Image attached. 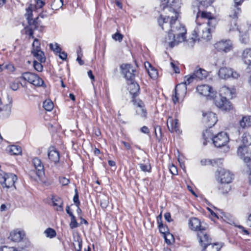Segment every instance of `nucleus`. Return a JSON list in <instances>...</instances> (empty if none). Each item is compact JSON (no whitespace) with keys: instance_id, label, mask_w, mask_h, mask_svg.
<instances>
[{"instance_id":"1","label":"nucleus","mask_w":251,"mask_h":251,"mask_svg":"<svg viewBox=\"0 0 251 251\" xmlns=\"http://www.w3.org/2000/svg\"><path fill=\"white\" fill-rule=\"evenodd\" d=\"M200 5L199 11L197 13L196 22L197 26L195 28L192 39L193 41L199 40L200 38L209 40L211 36V31L217 24L216 18L210 12H201V9L210 6L214 0H197Z\"/></svg>"},{"instance_id":"2","label":"nucleus","mask_w":251,"mask_h":251,"mask_svg":"<svg viewBox=\"0 0 251 251\" xmlns=\"http://www.w3.org/2000/svg\"><path fill=\"white\" fill-rule=\"evenodd\" d=\"M178 16V14L176 13V15L172 16L171 19H170L169 16L163 17L161 15L158 22L163 30L171 28L170 30L176 39V41L177 42L180 43L184 41L185 39L186 29L183 25L177 22Z\"/></svg>"},{"instance_id":"3","label":"nucleus","mask_w":251,"mask_h":251,"mask_svg":"<svg viewBox=\"0 0 251 251\" xmlns=\"http://www.w3.org/2000/svg\"><path fill=\"white\" fill-rule=\"evenodd\" d=\"M234 90H231L226 86L220 89V94L214 98L215 105L224 111H229L232 108L231 102L227 100L226 96L231 97L234 94Z\"/></svg>"},{"instance_id":"4","label":"nucleus","mask_w":251,"mask_h":251,"mask_svg":"<svg viewBox=\"0 0 251 251\" xmlns=\"http://www.w3.org/2000/svg\"><path fill=\"white\" fill-rule=\"evenodd\" d=\"M17 179V176L11 173L0 174V183L3 188H16L15 183Z\"/></svg>"},{"instance_id":"5","label":"nucleus","mask_w":251,"mask_h":251,"mask_svg":"<svg viewBox=\"0 0 251 251\" xmlns=\"http://www.w3.org/2000/svg\"><path fill=\"white\" fill-rule=\"evenodd\" d=\"M241 12V9L238 7L233 6L230 8L228 14L229 20L231 22L229 31H233L237 29V21Z\"/></svg>"},{"instance_id":"6","label":"nucleus","mask_w":251,"mask_h":251,"mask_svg":"<svg viewBox=\"0 0 251 251\" xmlns=\"http://www.w3.org/2000/svg\"><path fill=\"white\" fill-rule=\"evenodd\" d=\"M229 137L227 133L225 132H220L214 136L213 139V144L217 148H221L225 146L229 142Z\"/></svg>"},{"instance_id":"7","label":"nucleus","mask_w":251,"mask_h":251,"mask_svg":"<svg viewBox=\"0 0 251 251\" xmlns=\"http://www.w3.org/2000/svg\"><path fill=\"white\" fill-rule=\"evenodd\" d=\"M187 92V87L185 84L179 83L175 87V95L173 96L172 100L176 103L179 99H183Z\"/></svg>"},{"instance_id":"8","label":"nucleus","mask_w":251,"mask_h":251,"mask_svg":"<svg viewBox=\"0 0 251 251\" xmlns=\"http://www.w3.org/2000/svg\"><path fill=\"white\" fill-rule=\"evenodd\" d=\"M122 69V73L126 79L127 81H132L134 79L135 76V72L136 70L134 69L133 67L129 64H123L121 66Z\"/></svg>"},{"instance_id":"9","label":"nucleus","mask_w":251,"mask_h":251,"mask_svg":"<svg viewBox=\"0 0 251 251\" xmlns=\"http://www.w3.org/2000/svg\"><path fill=\"white\" fill-rule=\"evenodd\" d=\"M218 174V179L221 183L229 184L232 182L233 175L229 171L223 168H220L217 172Z\"/></svg>"},{"instance_id":"10","label":"nucleus","mask_w":251,"mask_h":251,"mask_svg":"<svg viewBox=\"0 0 251 251\" xmlns=\"http://www.w3.org/2000/svg\"><path fill=\"white\" fill-rule=\"evenodd\" d=\"M219 76L222 79H227L230 77L233 78H237L239 75L232 69L227 67H222L218 73Z\"/></svg>"},{"instance_id":"11","label":"nucleus","mask_w":251,"mask_h":251,"mask_svg":"<svg viewBox=\"0 0 251 251\" xmlns=\"http://www.w3.org/2000/svg\"><path fill=\"white\" fill-rule=\"evenodd\" d=\"M203 123L206 126L209 128L212 127L218 121L216 114L212 112L203 113Z\"/></svg>"},{"instance_id":"12","label":"nucleus","mask_w":251,"mask_h":251,"mask_svg":"<svg viewBox=\"0 0 251 251\" xmlns=\"http://www.w3.org/2000/svg\"><path fill=\"white\" fill-rule=\"evenodd\" d=\"M215 48L218 51L225 52L230 51L233 48V45L230 40H221L217 42L214 45Z\"/></svg>"},{"instance_id":"13","label":"nucleus","mask_w":251,"mask_h":251,"mask_svg":"<svg viewBox=\"0 0 251 251\" xmlns=\"http://www.w3.org/2000/svg\"><path fill=\"white\" fill-rule=\"evenodd\" d=\"M198 92L201 95L205 97H213L214 91L213 88L208 85H201L197 87Z\"/></svg>"},{"instance_id":"14","label":"nucleus","mask_w":251,"mask_h":251,"mask_svg":"<svg viewBox=\"0 0 251 251\" xmlns=\"http://www.w3.org/2000/svg\"><path fill=\"white\" fill-rule=\"evenodd\" d=\"M163 42L166 46L171 48H173L179 43L171 30L168 32L167 35L164 38Z\"/></svg>"},{"instance_id":"15","label":"nucleus","mask_w":251,"mask_h":251,"mask_svg":"<svg viewBox=\"0 0 251 251\" xmlns=\"http://www.w3.org/2000/svg\"><path fill=\"white\" fill-rule=\"evenodd\" d=\"M32 163L36 170V175L40 177L44 173V167L40 159L38 157H34L32 159Z\"/></svg>"},{"instance_id":"16","label":"nucleus","mask_w":251,"mask_h":251,"mask_svg":"<svg viewBox=\"0 0 251 251\" xmlns=\"http://www.w3.org/2000/svg\"><path fill=\"white\" fill-rule=\"evenodd\" d=\"M204 231L205 230H202L198 233V237L199 242L203 248L211 243V238H209V235H207Z\"/></svg>"},{"instance_id":"17","label":"nucleus","mask_w":251,"mask_h":251,"mask_svg":"<svg viewBox=\"0 0 251 251\" xmlns=\"http://www.w3.org/2000/svg\"><path fill=\"white\" fill-rule=\"evenodd\" d=\"M167 126L169 131L171 132L179 131V125L178 120L174 119L172 117H169L167 122Z\"/></svg>"},{"instance_id":"18","label":"nucleus","mask_w":251,"mask_h":251,"mask_svg":"<svg viewBox=\"0 0 251 251\" xmlns=\"http://www.w3.org/2000/svg\"><path fill=\"white\" fill-rule=\"evenodd\" d=\"M248 150H244L242 146H240L237 150V154L243 159L245 163L247 164L248 167L250 169H251V158L249 155L245 156V152L248 154Z\"/></svg>"},{"instance_id":"19","label":"nucleus","mask_w":251,"mask_h":251,"mask_svg":"<svg viewBox=\"0 0 251 251\" xmlns=\"http://www.w3.org/2000/svg\"><path fill=\"white\" fill-rule=\"evenodd\" d=\"M48 157L52 162L56 163L59 162L60 155L59 152L54 147H50L48 150Z\"/></svg>"},{"instance_id":"20","label":"nucleus","mask_w":251,"mask_h":251,"mask_svg":"<svg viewBox=\"0 0 251 251\" xmlns=\"http://www.w3.org/2000/svg\"><path fill=\"white\" fill-rule=\"evenodd\" d=\"M191 228L199 232L205 230V227L201 225L200 221L197 218H192L189 221Z\"/></svg>"},{"instance_id":"21","label":"nucleus","mask_w":251,"mask_h":251,"mask_svg":"<svg viewBox=\"0 0 251 251\" xmlns=\"http://www.w3.org/2000/svg\"><path fill=\"white\" fill-rule=\"evenodd\" d=\"M127 83L130 93L133 96V97H136L138 96L140 91L139 84L134 81V79L132 81H129Z\"/></svg>"},{"instance_id":"22","label":"nucleus","mask_w":251,"mask_h":251,"mask_svg":"<svg viewBox=\"0 0 251 251\" xmlns=\"http://www.w3.org/2000/svg\"><path fill=\"white\" fill-rule=\"evenodd\" d=\"M28 27L35 30H42L43 27L41 25V22L39 21V17H37L35 19H31L27 21Z\"/></svg>"},{"instance_id":"23","label":"nucleus","mask_w":251,"mask_h":251,"mask_svg":"<svg viewBox=\"0 0 251 251\" xmlns=\"http://www.w3.org/2000/svg\"><path fill=\"white\" fill-rule=\"evenodd\" d=\"M242 59L248 68L251 70V49H246L243 51Z\"/></svg>"},{"instance_id":"24","label":"nucleus","mask_w":251,"mask_h":251,"mask_svg":"<svg viewBox=\"0 0 251 251\" xmlns=\"http://www.w3.org/2000/svg\"><path fill=\"white\" fill-rule=\"evenodd\" d=\"M176 3V0H166L164 1L161 4L160 6L162 9H167L170 12H173L175 13L178 14L175 9L173 6H175V4Z\"/></svg>"},{"instance_id":"25","label":"nucleus","mask_w":251,"mask_h":251,"mask_svg":"<svg viewBox=\"0 0 251 251\" xmlns=\"http://www.w3.org/2000/svg\"><path fill=\"white\" fill-rule=\"evenodd\" d=\"M145 66L149 76L152 79L157 78L158 75L157 70L152 67L149 62L145 63Z\"/></svg>"},{"instance_id":"26","label":"nucleus","mask_w":251,"mask_h":251,"mask_svg":"<svg viewBox=\"0 0 251 251\" xmlns=\"http://www.w3.org/2000/svg\"><path fill=\"white\" fill-rule=\"evenodd\" d=\"M202 137L204 140L203 144L204 146H205L207 145V142H209L211 141L213 142V139L214 137V136L211 130L209 129H206L203 132Z\"/></svg>"},{"instance_id":"27","label":"nucleus","mask_w":251,"mask_h":251,"mask_svg":"<svg viewBox=\"0 0 251 251\" xmlns=\"http://www.w3.org/2000/svg\"><path fill=\"white\" fill-rule=\"evenodd\" d=\"M196 80H201L206 77L207 75V72L205 70L201 68H196L193 73Z\"/></svg>"},{"instance_id":"28","label":"nucleus","mask_w":251,"mask_h":251,"mask_svg":"<svg viewBox=\"0 0 251 251\" xmlns=\"http://www.w3.org/2000/svg\"><path fill=\"white\" fill-rule=\"evenodd\" d=\"M25 236L24 232L22 231H14L10 233V237L14 242H18L21 241Z\"/></svg>"},{"instance_id":"29","label":"nucleus","mask_w":251,"mask_h":251,"mask_svg":"<svg viewBox=\"0 0 251 251\" xmlns=\"http://www.w3.org/2000/svg\"><path fill=\"white\" fill-rule=\"evenodd\" d=\"M7 151L10 155H20L22 152V148L17 145H11L8 147Z\"/></svg>"},{"instance_id":"30","label":"nucleus","mask_w":251,"mask_h":251,"mask_svg":"<svg viewBox=\"0 0 251 251\" xmlns=\"http://www.w3.org/2000/svg\"><path fill=\"white\" fill-rule=\"evenodd\" d=\"M52 201L53 203V205L54 206H56V209L57 211H63V202L62 199L58 197H52Z\"/></svg>"},{"instance_id":"31","label":"nucleus","mask_w":251,"mask_h":251,"mask_svg":"<svg viewBox=\"0 0 251 251\" xmlns=\"http://www.w3.org/2000/svg\"><path fill=\"white\" fill-rule=\"evenodd\" d=\"M21 78L31 84L33 81H34L33 79L37 78V75L29 72H26L22 74Z\"/></svg>"},{"instance_id":"32","label":"nucleus","mask_w":251,"mask_h":251,"mask_svg":"<svg viewBox=\"0 0 251 251\" xmlns=\"http://www.w3.org/2000/svg\"><path fill=\"white\" fill-rule=\"evenodd\" d=\"M242 142L243 146H242L244 150H248L247 147L251 145V136L247 133H244L242 136Z\"/></svg>"},{"instance_id":"33","label":"nucleus","mask_w":251,"mask_h":251,"mask_svg":"<svg viewBox=\"0 0 251 251\" xmlns=\"http://www.w3.org/2000/svg\"><path fill=\"white\" fill-rule=\"evenodd\" d=\"M31 53L34 57L41 62L45 61L44 53L40 50H32Z\"/></svg>"},{"instance_id":"34","label":"nucleus","mask_w":251,"mask_h":251,"mask_svg":"<svg viewBox=\"0 0 251 251\" xmlns=\"http://www.w3.org/2000/svg\"><path fill=\"white\" fill-rule=\"evenodd\" d=\"M240 125L242 128L248 127L251 126V116H244L240 121Z\"/></svg>"},{"instance_id":"35","label":"nucleus","mask_w":251,"mask_h":251,"mask_svg":"<svg viewBox=\"0 0 251 251\" xmlns=\"http://www.w3.org/2000/svg\"><path fill=\"white\" fill-rule=\"evenodd\" d=\"M231 189V187L229 184L225 183H221L219 188V192L222 194H225L227 193Z\"/></svg>"},{"instance_id":"36","label":"nucleus","mask_w":251,"mask_h":251,"mask_svg":"<svg viewBox=\"0 0 251 251\" xmlns=\"http://www.w3.org/2000/svg\"><path fill=\"white\" fill-rule=\"evenodd\" d=\"M221 247L217 243L211 244L205 246L202 249V251H219Z\"/></svg>"},{"instance_id":"37","label":"nucleus","mask_w":251,"mask_h":251,"mask_svg":"<svg viewBox=\"0 0 251 251\" xmlns=\"http://www.w3.org/2000/svg\"><path fill=\"white\" fill-rule=\"evenodd\" d=\"M33 80L34 81H33V82L31 83V84H33V85L37 87H46L43 79L41 78H40L38 75L37 78H34Z\"/></svg>"},{"instance_id":"38","label":"nucleus","mask_w":251,"mask_h":251,"mask_svg":"<svg viewBox=\"0 0 251 251\" xmlns=\"http://www.w3.org/2000/svg\"><path fill=\"white\" fill-rule=\"evenodd\" d=\"M136 112L137 114L140 115L142 117L146 118L147 112L145 108V105L142 107L136 108Z\"/></svg>"},{"instance_id":"39","label":"nucleus","mask_w":251,"mask_h":251,"mask_svg":"<svg viewBox=\"0 0 251 251\" xmlns=\"http://www.w3.org/2000/svg\"><path fill=\"white\" fill-rule=\"evenodd\" d=\"M31 2L30 4H32V7L35 9L41 8L45 5L42 0H31Z\"/></svg>"},{"instance_id":"40","label":"nucleus","mask_w":251,"mask_h":251,"mask_svg":"<svg viewBox=\"0 0 251 251\" xmlns=\"http://www.w3.org/2000/svg\"><path fill=\"white\" fill-rule=\"evenodd\" d=\"M164 239L165 240V242L168 245H171L175 241V239L174 236L172 234L170 233L169 232L168 233H166L165 235H163Z\"/></svg>"},{"instance_id":"41","label":"nucleus","mask_w":251,"mask_h":251,"mask_svg":"<svg viewBox=\"0 0 251 251\" xmlns=\"http://www.w3.org/2000/svg\"><path fill=\"white\" fill-rule=\"evenodd\" d=\"M44 233L47 237H49L50 238H53L55 237L56 235V231L54 229L51 228H48L45 231Z\"/></svg>"},{"instance_id":"42","label":"nucleus","mask_w":251,"mask_h":251,"mask_svg":"<svg viewBox=\"0 0 251 251\" xmlns=\"http://www.w3.org/2000/svg\"><path fill=\"white\" fill-rule=\"evenodd\" d=\"M34 8L32 7V4H30L29 6L26 9V13L25 16L26 18L27 21L32 19V11Z\"/></svg>"},{"instance_id":"43","label":"nucleus","mask_w":251,"mask_h":251,"mask_svg":"<svg viewBox=\"0 0 251 251\" xmlns=\"http://www.w3.org/2000/svg\"><path fill=\"white\" fill-rule=\"evenodd\" d=\"M43 107L47 111H50L53 108V103L50 100H46L43 102Z\"/></svg>"},{"instance_id":"44","label":"nucleus","mask_w":251,"mask_h":251,"mask_svg":"<svg viewBox=\"0 0 251 251\" xmlns=\"http://www.w3.org/2000/svg\"><path fill=\"white\" fill-rule=\"evenodd\" d=\"M155 134L157 140L159 142L162 138V131L161 126H156L154 127Z\"/></svg>"},{"instance_id":"45","label":"nucleus","mask_w":251,"mask_h":251,"mask_svg":"<svg viewBox=\"0 0 251 251\" xmlns=\"http://www.w3.org/2000/svg\"><path fill=\"white\" fill-rule=\"evenodd\" d=\"M194 76V75L193 74L190 76H185L184 82L182 83L185 84V86L187 87V85L190 84L194 81V79H196L195 77Z\"/></svg>"},{"instance_id":"46","label":"nucleus","mask_w":251,"mask_h":251,"mask_svg":"<svg viewBox=\"0 0 251 251\" xmlns=\"http://www.w3.org/2000/svg\"><path fill=\"white\" fill-rule=\"evenodd\" d=\"M158 227L160 232L163 234V235H165L166 233H168V228L167 226H164L162 223V222H160V224H158Z\"/></svg>"},{"instance_id":"47","label":"nucleus","mask_w":251,"mask_h":251,"mask_svg":"<svg viewBox=\"0 0 251 251\" xmlns=\"http://www.w3.org/2000/svg\"><path fill=\"white\" fill-rule=\"evenodd\" d=\"M50 47L51 50H52L54 52H56V53L60 52L61 51V48L57 43H55L54 45L53 44H50Z\"/></svg>"},{"instance_id":"48","label":"nucleus","mask_w":251,"mask_h":251,"mask_svg":"<svg viewBox=\"0 0 251 251\" xmlns=\"http://www.w3.org/2000/svg\"><path fill=\"white\" fill-rule=\"evenodd\" d=\"M139 167L143 172H151V167L150 165L145 164L143 163L139 164Z\"/></svg>"},{"instance_id":"49","label":"nucleus","mask_w":251,"mask_h":251,"mask_svg":"<svg viewBox=\"0 0 251 251\" xmlns=\"http://www.w3.org/2000/svg\"><path fill=\"white\" fill-rule=\"evenodd\" d=\"M71 223L70 224V227L71 228L73 229L78 226V223L76 222L75 217L74 215L71 217Z\"/></svg>"},{"instance_id":"50","label":"nucleus","mask_w":251,"mask_h":251,"mask_svg":"<svg viewBox=\"0 0 251 251\" xmlns=\"http://www.w3.org/2000/svg\"><path fill=\"white\" fill-rule=\"evenodd\" d=\"M20 85H22L21 83L14 81L10 83V87L13 91H16L19 88Z\"/></svg>"},{"instance_id":"51","label":"nucleus","mask_w":251,"mask_h":251,"mask_svg":"<svg viewBox=\"0 0 251 251\" xmlns=\"http://www.w3.org/2000/svg\"><path fill=\"white\" fill-rule=\"evenodd\" d=\"M132 101L134 105L136 106V108L142 107L145 105L144 102L141 100L136 99L135 97H133Z\"/></svg>"},{"instance_id":"52","label":"nucleus","mask_w":251,"mask_h":251,"mask_svg":"<svg viewBox=\"0 0 251 251\" xmlns=\"http://www.w3.org/2000/svg\"><path fill=\"white\" fill-rule=\"evenodd\" d=\"M41 62H38L37 61H34L33 66L34 69L38 72H41L43 70V67L41 63Z\"/></svg>"},{"instance_id":"53","label":"nucleus","mask_w":251,"mask_h":251,"mask_svg":"<svg viewBox=\"0 0 251 251\" xmlns=\"http://www.w3.org/2000/svg\"><path fill=\"white\" fill-rule=\"evenodd\" d=\"M73 201L75 203V204L76 206H78L80 205V201L79 200V196L78 194V192L76 189H75V194L73 198Z\"/></svg>"},{"instance_id":"54","label":"nucleus","mask_w":251,"mask_h":251,"mask_svg":"<svg viewBox=\"0 0 251 251\" xmlns=\"http://www.w3.org/2000/svg\"><path fill=\"white\" fill-rule=\"evenodd\" d=\"M32 47H33V49L32 50H40V43L39 42V41L36 39V38H35L34 39V42L32 44Z\"/></svg>"},{"instance_id":"55","label":"nucleus","mask_w":251,"mask_h":251,"mask_svg":"<svg viewBox=\"0 0 251 251\" xmlns=\"http://www.w3.org/2000/svg\"><path fill=\"white\" fill-rule=\"evenodd\" d=\"M108 200L106 198L101 199L100 201V206L103 209L106 208L108 206Z\"/></svg>"},{"instance_id":"56","label":"nucleus","mask_w":251,"mask_h":251,"mask_svg":"<svg viewBox=\"0 0 251 251\" xmlns=\"http://www.w3.org/2000/svg\"><path fill=\"white\" fill-rule=\"evenodd\" d=\"M112 37L116 41L121 42L123 40V36L121 33L117 32L112 35Z\"/></svg>"},{"instance_id":"57","label":"nucleus","mask_w":251,"mask_h":251,"mask_svg":"<svg viewBox=\"0 0 251 251\" xmlns=\"http://www.w3.org/2000/svg\"><path fill=\"white\" fill-rule=\"evenodd\" d=\"M4 69L7 70L10 72H13L15 70V68L14 66V65L13 64H10V63L5 65L3 67V69Z\"/></svg>"},{"instance_id":"58","label":"nucleus","mask_w":251,"mask_h":251,"mask_svg":"<svg viewBox=\"0 0 251 251\" xmlns=\"http://www.w3.org/2000/svg\"><path fill=\"white\" fill-rule=\"evenodd\" d=\"M60 183L62 185H67L70 183V180L65 177H61L59 178Z\"/></svg>"},{"instance_id":"59","label":"nucleus","mask_w":251,"mask_h":251,"mask_svg":"<svg viewBox=\"0 0 251 251\" xmlns=\"http://www.w3.org/2000/svg\"><path fill=\"white\" fill-rule=\"evenodd\" d=\"M240 40L242 43L247 44L249 41V37L247 34H244L240 36Z\"/></svg>"},{"instance_id":"60","label":"nucleus","mask_w":251,"mask_h":251,"mask_svg":"<svg viewBox=\"0 0 251 251\" xmlns=\"http://www.w3.org/2000/svg\"><path fill=\"white\" fill-rule=\"evenodd\" d=\"M169 170L172 175H177L178 172H177V168L175 165L172 164L170 166Z\"/></svg>"},{"instance_id":"61","label":"nucleus","mask_w":251,"mask_h":251,"mask_svg":"<svg viewBox=\"0 0 251 251\" xmlns=\"http://www.w3.org/2000/svg\"><path fill=\"white\" fill-rule=\"evenodd\" d=\"M35 29H33L32 28H30L29 27H27L26 34L29 35V38H31L32 39L34 38V36L33 35V34H34L33 31Z\"/></svg>"},{"instance_id":"62","label":"nucleus","mask_w":251,"mask_h":251,"mask_svg":"<svg viewBox=\"0 0 251 251\" xmlns=\"http://www.w3.org/2000/svg\"><path fill=\"white\" fill-rule=\"evenodd\" d=\"M238 227L241 229V232L243 234L249 235L250 232L249 231L247 230L243 226H238Z\"/></svg>"},{"instance_id":"63","label":"nucleus","mask_w":251,"mask_h":251,"mask_svg":"<svg viewBox=\"0 0 251 251\" xmlns=\"http://www.w3.org/2000/svg\"><path fill=\"white\" fill-rule=\"evenodd\" d=\"M170 64H171L172 68L173 69L174 71H175V72L176 73H180L179 68L174 63L171 62Z\"/></svg>"},{"instance_id":"64","label":"nucleus","mask_w":251,"mask_h":251,"mask_svg":"<svg viewBox=\"0 0 251 251\" xmlns=\"http://www.w3.org/2000/svg\"><path fill=\"white\" fill-rule=\"evenodd\" d=\"M164 218L165 220L168 221V222H170L172 221V219L171 218V214L169 212H167L165 213L164 214Z\"/></svg>"}]
</instances>
